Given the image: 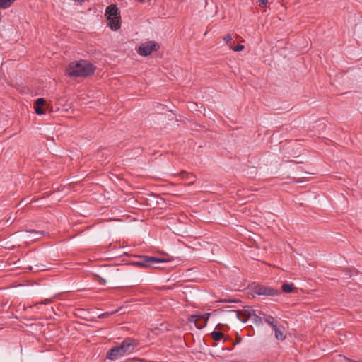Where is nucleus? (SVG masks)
<instances>
[{"mask_svg":"<svg viewBox=\"0 0 362 362\" xmlns=\"http://www.w3.org/2000/svg\"><path fill=\"white\" fill-rule=\"evenodd\" d=\"M95 66L87 60H76L70 62L66 67L67 74L71 77H88L94 74Z\"/></svg>","mask_w":362,"mask_h":362,"instance_id":"obj_1","label":"nucleus"},{"mask_svg":"<svg viewBox=\"0 0 362 362\" xmlns=\"http://www.w3.org/2000/svg\"><path fill=\"white\" fill-rule=\"evenodd\" d=\"M135 346L132 340L126 339L120 345L110 349L107 354V358L111 361H116L127 354L132 352Z\"/></svg>","mask_w":362,"mask_h":362,"instance_id":"obj_2","label":"nucleus"},{"mask_svg":"<svg viewBox=\"0 0 362 362\" xmlns=\"http://www.w3.org/2000/svg\"><path fill=\"white\" fill-rule=\"evenodd\" d=\"M231 312L237 319L243 322H246L247 320L250 317L252 318L254 322L257 325H260L264 321L263 315L259 313V315L256 314L255 310L251 308L245 310L243 312L239 310H232Z\"/></svg>","mask_w":362,"mask_h":362,"instance_id":"obj_3","label":"nucleus"},{"mask_svg":"<svg viewBox=\"0 0 362 362\" xmlns=\"http://www.w3.org/2000/svg\"><path fill=\"white\" fill-rule=\"evenodd\" d=\"M253 292L257 295L266 296H275L281 294L279 290L260 284L254 286Z\"/></svg>","mask_w":362,"mask_h":362,"instance_id":"obj_4","label":"nucleus"},{"mask_svg":"<svg viewBox=\"0 0 362 362\" xmlns=\"http://www.w3.org/2000/svg\"><path fill=\"white\" fill-rule=\"evenodd\" d=\"M159 47L158 45L153 41H148L142 43L138 48L137 52L141 56H148L152 51L156 50Z\"/></svg>","mask_w":362,"mask_h":362,"instance_id":"obj_5","label":"nucleus"},{"mask_svg":"<svg viewBox=\"0 0 362 362\" xmlns=\"http://www.w3.org/2000/svg\"><path fill=\"white\" fill-rule=\"evenodd\" d=\"M142 267H148L158 263L165 262L167 259L154 257L144 256L141 258Z\"/></svg>","mask_w":362,"mask_h":362,"instance_id":"obj_6","label":"nucleus"},{"mask_svg":"<svg viewBox=\"0 0 362 362\" xmlns=\"http://www.w3.org/2000/svg\"><path fill=\"white\" fill-rule=\"evenodd\" d=\"M107 18H110L112 17H116L119 16V13L118 11V8L115 5H110L106 9Z\"/></svg>","mask_w":362,"mask_h":362,"instance_id":"obj_7","label":"nucleus"},{"mask_svg":"<svg viewBox=\"0 0 362 362\" xmlns=\"http://www.w3.org/2000/svg\"><path fill=\"white\" fill-rule=\"evenodd\" d=\"M259 314L263 315L264 321L267 324L269 325L272 327V329H274L276 327L278 326L277 322L275 320L274 317L266 315L261 311H259Z\"/></svg>","mask_w":362,"mask_h":362,"instance_id":"obj_8","label":"nucleus"},{"mask_svg":"<svg viewBox=\"0 0 362 362\" xmlns=\"http://www.w3.org/2000/svg\"><path fill=\"white\" fill-rule=\"evenodd\" d=\"M109 25L112 30H117L120 28L119 16L107 18Z\"/></svg>","mask_w":362,"mask_h":362,"instance_id":"obj_9","label":"nucleus"},{"mask_svg":"<svg viewBox=\"0 0 362 362\" xmlns=\"http://www.w3.org/2000/svg\"><path fill=\"white\" fill-rule=\"evenodd\" d=\"M210 315H211L210 313H206V314H204L203 315H192V320H194V322H197V320L199 318H200V317H204V325L202 326H200V327L197 326L198 329H201L202 327L206 326Z\"/></svg>","mask_w":362,"mask_h":362,"instance_id":"obj_10","label":"nucleus"},{"mask_svg":"<svg viewBox=\"0 0 362 362\" xmlns=\"http://www.w3.org/2000/svg\"><path fill=\"white\" fill-rule=\"evenodd\" d=\"M275 332V338L277 340H284L286 339V335L284 334L283 331L280 329L279 326L276 327L273 329Z\"/></svg>","mask_w":362,"mask_h":362,"instance_id":"obj_11","label":"nucleus"},{"mask_svg":"<svg viewBox=\"0 0 362 362\" xmlns=\"http://www.w3.org/2000/svg\"><path fill=\"white\" fill-rule=\"evenodd\" d=\"M293 284H284L282 286V291L284 293H290L293 291Z\"/></svg>","mask_w":362,"mask_h":362,"instance_id":"obj_12","label":"nucleus"},{"mask_svg":"<svg viewBox=\"0 0 362 362\" xmlns=\"http://www.w3.org/2000/svg\"><path fill=\"white\" fill-rule=\"evenodd\" d=\"M211 337L214 341H220L223 338V334L220 332L214 331L211 332Z\"/></svg>","mask_w":362,"mask_h":362,"instance_id":"obj_13","label":"nucleus"},{"mask_svg":"<svg viewBox=\"0 0 362 362\" xmlns=\"http://www.w3.org/2000/svg\"><path fill=\"white\" fill-rule=\"evenodd\" d=\"M35 111L37 115H42L45 113V109L43 106H38L37 105H35Z\"/></svg>","mask_w":362,"mask_h":362,"instance_id":"obj_14","label":"nucleus"},{"mask_svg":"<svg viewBox=\"0 0 362 362\" xmlns=\"http://www.w3.org/2000/svg\"><path fill=\"white\" fill-rule=\"evenodd\" d=\"M119 309H120V308L117 309V310H113V311H112V312H106V313H102V314H100V315H99V317H100V318H105V317H109V316H110V315H113V314H115V313H117V312L119 310Z\"/></svg>","mask_w":362,"mask_h":362,"instance_id":"obj_15","label":"nucleus"},{"mask_svg":"<svg viewBox=\"0 0 362 362\" xmlns=\"http://www.w3.org/2000/svg\"><path fill=\"white\" fill-rule=\"evenodd\" d=\"M228 47L232 49L235 52H240L242 51L244 49V46L242 45H238L237 46H235L233 47H231L230 45H228Z\"/></svg>","mask_w":362,"mask_h":362,"instance_id":"obj_16","label":"nucleus"},{"mask_svg":"<svg viewBox=\"0 0 362 362\" xmlns=\"http://www.w3.org/2000/svg\"><path fill=\"white\" fill-rule=\"evenodd\" d=\"M45 103H46V101L45 100L44 98H40L37 99L35 105H37L38 106H44L45 105Z\"/></svg>","mask_w":362,"mask_h":362,"instance_id":"obj_17","label":"nucleus"},{"mask_svg":"<svg viewBox=\"0 0 362 362\" xmlns=\"http://www.w3.org/2000/svg\"><path fill=\"white\" fill-rule=\"evenodd\" d=\"M232 39V37L230 35H227L223 37L224 42L228 45H230L229 42H230Z\"/></svg>","mask_w":362,"mask_h":362,"instance_id":"obj_18","label":"nucleus"},{"mask_svg":"<svg viewBox=\"0 0 362 362\" xmlns=\"http://www.w3.org/2000/svg\"><path fill=\"white\" fill-rule=\"evenodd\" d=\"M50 302H51V299L50 298H45V300H43L42 301L39 303V304H48Z\"/></svg>","mask_w":362,"mask_h":362,"instance_id":"obj_19","label":"nucleus"},{"mask_svg":"<svg viewBox=\"0 0 362 362\" xmlns=\"http://www.w3.org/2000/svg\"><path fill=\"white\" fill-rule=\"evenodd\" d=\"M132 264L142 267V264H141V260H139V261H136V262H134L132 263Z\"/></svg>","mask_w":362,"mask_h":362,"instance_id":"obj_20","label":"nucleus"},{"mask_svg":"<svg viewBox=\"0 0 362 362\" xmlns=\"http://www.w3.org/2000/svg\"><path fill=\"white\" fill-rule=\"evenodd\" d=\"M259 2L261 6H264L267 4L268 1L267 0H259Z\"/></svg>","mask_w":362,"mask_h":362,"instance_id":"obj_21","label":"nucleus"},{"mask_svg":"<svg viewBox=\"0 0 362 362\" xmlns=\"http://www.w3.org/2000/svg\"><path fill=\"white\" fill-rule=\"evenodd\" d=\"M188 177H189V179H190L191 177H192V178H194V176L192 174H191L189 176L188 175Z\"/></svg>","mask_w":362,"mask_h":362,"instance_id":"obj_22","label":"nucleus"},{"mask_svg":"<svg viewBox=\"0 0 362 362\" xmlns=\"http://www.w3.org/2000/svg\"><path fill=\"white\" fill-rule=\"evenodd\" d=\"M75 1H77V2H83L85 0H74Z\"/></svg>","mask_w":362,"mask_h":362,"instance_id":"obj_23","label":"nucleus"},{"mask_svg":"<svg viewBox=\"0 0 362 362\" xmlns=\"http://www.w3.org/2000/svg\"><path fill=\"white\" fill-rule=\"evenodd\" d=\"M139 2H142L144 1V0H138Z\"/></svg>","mask_w":362,"mask_h":362,"instance_id":"obj_24","label":"nucleus"}]
</instances>
